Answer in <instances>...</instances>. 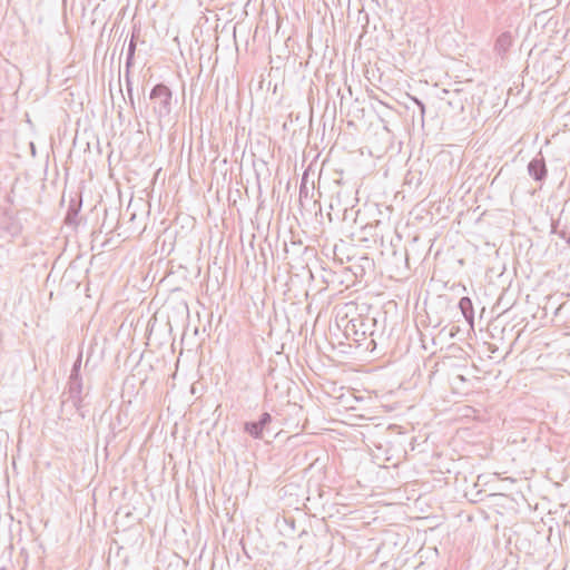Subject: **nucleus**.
Segmentation results:
<instances>
[{
  "label": "nucleus",
  "instance_id": "nucleus-1",
  "mask_svg": "<svg viewBox=\"0 0 570 570\" xmlns=\"http://www.w3.org/2000/svg\"><path fill=\"white\" fill-rule=\"evenodd\" d=\"M376 317L361 313L351 314L347 312L337 321V326L343 327V333L347 340H353L356 347L362 348V343L367 341L368 334L376 327Z\"/></svg>",
  "mask_w": 570,
  "mask_h": 570
},
{
  "label": "nucleus",
  "instance_id": "nucleus-2",
  "mask_svg": "<svg viewBox=\"0 0 570 570\" xmlns=\"http://www.w3.org/2000/svg\"><path fill=\"white\" fill-rule=\"evenodd\" d=\"M153 112L158 121L169 117L175 100L171 89L163 82L155 85L149 92Z\"/></svg>",
  "mask_w": 570,
  "mask_h": 570
},
{
  "label": "nucleus",
  "instance_id": "nucleus-3",
  "mask_svg": "<svg viewBox=\"0 0 570 570\" xmlns=\"http://www.w3.org/2000/svg\"><path fill=\"white\" fill-rule=\"evenodd\" d=\"M22 229L23 225L18 217V212H13L10 208L0 209V240H3L6 244L11 243L22 233ZM1 247H3L2 243H0Z\"/></svg>",
  "mask_w": 570,
  "mask_h": 570
},
{
  "label": "nucleus",
  "instance_id": "nucleus-4",
  "mask_svg": "<svg viewBox=\"0 0 570 570\" xmlns=\"http://www.w3.org/2000/svg\"><path fill=\"white\" fill-rule=\"evenodd\" d=\"M274 419L268 412H263L256 421H247L244 423V432L255 440H262L265 433L272 431Z\"/></svg>",
  "mask_w": 570,
  "mask_h": 570
},
{
  "label": "nucleus",
  "instance_id": "nucleus-5",
  "mask_svg": "<svg viewBox=\"0 0 570 570\" xmlns=\"http://www.w3.org/2000/svg\"><path fill=\"white\" fill-rule=\"evenodd\" d=\"M83 396H79L78 401H73L70 395H61L60 417L63 419V416H67V419L70 420V416L77 413L81 419H85L86 413L83 412Z\"/></svg>",
  "mask_w": 570,
  "mask_h": 570
},
{
  "label": "nucleus",
  "instance_id": "nucleus-6",
  "mask_svg": "<svg viewBox=\"0 0 570 570\" xmlns=\"http://www.w3.org/2000/svg\"><path fill=\"white\" fill-rule=\"evenodd\" d=\"M528 174L535 181H543L547 178L548 169L541 153L528 164Z\"/></svg>",
  "mask_w": 570,
  "mask_h": 570
},
{
  "label": "nucleus",
  "instance_id": "nucleus-7",
  "mask_svg": "<svg viewBox=\"0 0 570 570\" xmlns=\"http://www.w3.org/2000/svg\"><path fill=\"white\" fill-rule=\"evenodd\" d=\"M83 391V383L81 376H70L67 382L66 390L62 392L61 395H70V397L75 401L79 400V396L82 395Z\"/></svg>",
  "mask_w": 570,
  "mask_h": 570
},
{
  "label": "nucleus",
  "instance_id": "nucleus-8",
  "mask_svg": "<svg viewBox=\"0 0 570 570\" xmlns=\"http://www.w3.org/2000/svg\"><path fill=\"white\" fill-rule=\"evenodd\" d=\"M384 341V330L379 328V324L376 323V327H374L373 333L368 334L367 341L362 343V348L366 352H374Z\"/></svg>",
  "mask_w": 570,
  "mask_h": 570
},
{
  "label": "nucleus",
  "instance_id": "nucleus-9",
  "mask_svg": "<svg viewBox=\"0 0 570 570\" xmlns=\"http://www.w3.org/2000/svg\"><path fill=\"white\" fill-rule=\"evenodd\" d=\"M353 190L352 188H341L340 190L336 191L335 196L332 197V202H331V208H334V202L336 203V206L337 207H341L343 206V210H344V220L347 218V206L350 205L351 203V195H352Z\"/></svg>",
  "mask_w": 570,
  "mask_h": 570
},
{
  "label": "nucleus",
  "instance_id": "nucleus-10",
  "mask_svg": "<svg viewBox=\"0 0 570 570\" xmlns=\"http://www.w3.org/2000/svg\"><path fill=\"white\" fill-rule=\"evenodd\" d=\"M513 43L512 36L509 31L502 32L495 40L494 51L503 57Z\"/></svg>",
  "mask_w": 570,
  "mask_h": 570
},
{
  "label": "nucleus",
  "instance_id": "nucleus-11",
  "mask_svg": "<svg viewBox=\"0 0 570 570\" xmlns=\"http://www.w3.org/2000/svg\"><path fill=\"white\" fill-rule=\"evenodd\" d=\"M459 308L462 315L464 316L465 321L469 322L470 324H473L474 309L471 298L468 296L461 297V299L459 301Z\"/></svg>",
  "mask_w": 570,
  "mask_h": 570
},
{
  "label": "nucleus",
  "instance_id": "nucleus-12",
  "mask_svg": "<svg viewBox=\"0 0 570 570\" xmlns=\"http://www.w3.org/2000/svg\"><path fill=\"white\" fill-rule=\"evenodd\" d=\"M348 245L343 243L341 245H335L333 248L334 261L343 264L344 262H351L353 256L347 254Z\"/></svg>",
  "mask_w": 570,
  "mask_h": 570
},
{
  "label": "nucleus",
  "instance_id": "nucleus-13",
  "mask_svg": "<svg viewBox=\"0 0 570 570\" xmlns=\"http://www.w3.org/2000/svg\"><path fill=\"white\" fill-rule=\"evenodd\" d=\"M79 210H80V204L72 200L68 207V210H67V214L65 217V224L66 225H77L78 224L77 218H78Z\"/></svg>",
  "mask_w": 570,
  "mask_h": 570
},
{
  "label": "nucleus",
  "instance_id": "nucleus-14",
  "mask_svg": "<svg viewBox=\"0 0 570 570\" xmlns=\"http://www.w3.org/2000/svg\"><path fill=\"white\" fill-rule=\"evenodd\" d=\"M134 63L128 65V62H125V82H126V90L128 95V99L131 106H134V88H132V81H131V68Z\"/></svg>",
  "mask_w": 570,
  "mask_h": 570
},
{
  "label": "nucleus",
  "instance_id": "nucleus-15",
  "mask_svg": "<svg viewBox=\"0 0 570 570\" xmlns=\"http://www.w3.org/2000/svg\"><path fill=\"white\" fill-rule=\"evenodd\" d=\"M136 29H134V32L131 35V39L129 41V45H128V49H127V57H126V62H128V65L130 63H134L135 61V52H136Z\"/></svg>",
  "mask_w": 570,
  "mask_h": 570
},
{
  "label": "nucleus",
  "instance_id": "nucleus-16",
  "mask_svg": "<svg viewBox=\"0 0 570 570\" xmlns=\"http://www.w3.org/2000/svg\"><path fill=\"white\" fill-rule=\"evenodd\" d=\"M81 361H82V353L80 352L73 362L70 376H81L80 374V367H81Z\"/></svg>",
  "mask_w": 570,
  "mask_h": 570
},
{
  "label": "nucleus",
  "instance_id": "nucleus-17",
  "mask_svg": "<svg viewBox=\"0 0 570 570\" xmlns=\"http://www.w3.org/2000/svg\"><path fill=\"white\" fill-rule=\"evenodd\" d=\"M560 238L564 239L568 244H570V232H568L567 227L563 226L559 229V233H556Z\"/></svg>",
  "mask_w": 570,
  "mask_h": 570
},
{
  "label": "nucleus",
  "instance_id": "nucleus-18",
  "mask_svg": "<svg viewBox=\"0 0 570 570\" xmlns=\"http://www.w3.org/2000/svg\"><path fill=\"white\" fill-rule=\"evenodd\" d=\"M561 215H562V213L560 214L559 218H561ZM559 229H561L560 228V219L552 220V223H551V233H553V234L554 233H559Z\"/></svg>",
  "mask_w": 570,
  "mask_h": 570
},
{
  "label": "nucleus",
  "instance_id": "nucleus-19",
  "mask_svg": "<svg viewBox=\"0 0 570 570\" xmlns=\"http://www.w3.org/2000/svg\"><path fill=\"white\" fill-rule=\"evenodd\" d=\"M414 100H415L416 105L419 106V108L421 109V112L423 115L425 112V105L416 98Z\"/></svg>",
  "mask_w": 570,
  "mask_h": 570
},
{
  "label": "nucleus",
  "instance_id": "nucleus-20",
  "mask_svg": "<svg viewBox=\"0 0 570 570\" xmlns=\"http://www.w3.org/2000/svg\"><path fill=\"white\" fill-rule=\"evenodd\" d=\"M303 195H307V189L304 184H302L299 187V197L302 198Z\"/></svg>",
  "mask_w": 570,
  "mask_h": 570
},
{
  "label": "nucleus",
  "instance_id": "nucleus-21",
  "mask_svg": "<svg viewBox=\"0 0 570 570\" xmlns=\"http://www.w3.org/2000/svg\"><path fill=\"white\" fill-rule=\"evenodd\" d=\"M380 225H381V222H380V220H377L375 226H372V225H370V226H368V225H366V226L364 227V230H366V229H368V228H370V229H372V228L377 229Z\"/></svg>",
  "mask_w": 570,
  "mask_h": 570
},
{
  "label": "nucleus",
  "instance_id": "nucleus-22",
  "mask_svg": "<svg viewBox=\"0 0 570 570\" xmlns=\"http://www.w3.org/2000/svg\"><path fill=\"white\" fill-rule=\"evenodd\" d=\"M348 269L355 275V276H358V273H357V269L354 268V267H348Z\"/></svg>",
  "mask_w": 570,
  "mask_h": 570
},
{
  "label": "nucleus",
  "instance_id": "nucleus-23",
  "mask_svg": "<svg viewBox=\"0 0 570 570\" xmlns=\"http://www.w3.org/2000/svg\"><path fill=\"white\" fill-rule=\"evenodd\" d=\"M361 261L370 265V259L366 256L361 257Z\"/></svg>",
  "mask_w": 570,
  "mask_h": 570
},
{
  "label": "nucleus",
  "instance_id": "nucleus-24",
  "mask_svg": "<svg viewBox=\"0 0 570 570\" xmlns=\"http://www.w3.org/2000/svg\"><path fill=\"white\" fill-rule=\"evenodd\" d=\"M135 218H136V213H130V218H129V220H130V222H134V220H135Z\"/></svg>",
  "mask_w": 570,
  "mask_h": 570
},
{
  "label": "nucleus",
  "instance_id": "nucleus-25",
  "mask_svg": "<svg viewBox=\"0 0 570 570\" xmlns=\"http://www.w3.org/2000/svg\"><path fill=\"white\" fill-rule=\"evenodd\" d=\"M356 268H360L362 272L364 271V266L363 265L356 266Z\"/></svg>",
  "mask_w": 570,
  "mask_h": 570
},
{
  "label": "nucleus",
  "instance_id": "nucleus-26",
  "mask_svg": "<svg viewBox=\"0 0 570 570\" xmlns=\"http://www.w3.org/2000/svg\"><path fill=\"white\" fill-rule=\"evenodd\" d=\"M373 237H377L379 234L375 232L374 234H372Z\"/></svg>",
  "mask_w": 570,
  "mask_h": 570
},
{
  "label": "nucleus",
  "instance_id": "nucleus-27",
  "mask_svg": "<svg viewBox=\"0 0 570 570\" xmlns=\"http://www.w3.org/2000/svg\"><path fill=\"white\" fill-rule=\"evenodd\" d=\"M0 570H7V568L2 567V568H0Z\"/></svg>",
  "mask_w": 570,
  "mask_h": 570
}]
</instances>
